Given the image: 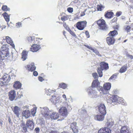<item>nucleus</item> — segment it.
<instances>
[{"label":"nucleus","mask_w":133,"mask_h":133,"mask_svg":"<svg viewBox=\"0 0 133 133\" xmlns=\"http://www.w3.org/2000/svg\"><path fill=\"white\" fill-rule=\"evenodd\" d=\"M99 83L97 80H95L93 81L92 83V87H90L88 89V95L91 97L94 98L97 96L96 94V92L95 89H92V87H96L99 85Z\"/></svg>","instance_id":"1"},{"label":"nucleus","mask_w":133,"mask_h":133,"mask_svg":"<svg viewBox=\"0 0 133 133\" xmlns=\"http://www.w3.org/2000/svg\"><path fill=\"white\" fill-rule=\"evenodd\" d=\"M109 68L108 64L103 62L100 63V66L97 69L99 77H101L103 76L102 70H107Z\"/></svg>","instance_id":"2"},{"label":"nucleus","mask_w":133,"mask_h":133,"mask_svg":"<svg viewBox=\"0 0 133 133\" xmlns=\"http://www.w3.org/2000/svg\"><path fill=\"white\" fill-rule=\"evenodd\" d=\"M8 49V46L6 45H3L2 46L1 51V57L2 59H4L9 55Z\"/></svg>","instance_id":"3"},{"label":"nucleus","mask_w":133,"mask_h":133,"mask_svg":"<svg viewBox=\"0 0 133 133\" xmlns=\"http://www.w3.org/2000/svg\"><path fill=\"white\" fill-rule=\"evenodd\" d=\"M10 76L7 74H5L2 78L0 79V84L1 85H6L10 80Z\"/></svg>","instance_id":"4"},{"label":"nucleus","mask_w":133,"mask_h":133,"mask_svg":"<svg viewBox=\"0 0 133 133\" xmlns=\"http://www.w3.org/2000/svg\"><path fill=\"white\" fill-rule=\"evenodd\" d=\"M121 99V98L119 97L117 95L112 96L109 99H107V102L110 104H112L113 105L116 104L117 103H119V102H120L119 100Z\"/></svg>","instance_id":"5"},{"label":"nucleus","mask_w":133,"mask_h":133,"mask_svg":"<svg viewBox=\"0 0 133 133\" xmlns=\"http://www.w3.org/2000/svg\"><path fill=\"white\" fill-rule=\"evenodd\" d=\"M40 108L41 114L46 119H48L50 112L49 109L46 107H40Z\"/></svg>","instance_id":"6"},{"label":"nucleus","mask_w":133,"mask_h":133,"mask_svg":"<svg viewBox=\"0 0 133 133\" xmlns=\"http://www.w3.org/2000/svg\"><path fill=\"white\" fill-rule=\"evenodd\" d=\"M97 24L100 29L102 30H106L107 28L106 26L105 21L103 19H100L97 21Z\"/></svg>","instance_id":"7"},{"label":"nucleus","mask_w":133,"mask_h":133,"mask_svg":"<svg viewBox=\"0 0 133 133\" xmlns=\"http://www.w3.org/2000/svg\"><path fill=\"white\" fill-rule=\"evenodd\" d=\"M87 24L86 21L79 22L77 23L76 27L78 30H83L86 26Z\"/></svg>","instance_id":"8"},{"label":"nucleus","mask_w":133,"mask_h":133,"mask_svg":"<svg viewBox=\"0 0 133 133\" xmlns=\"http://www.w3.org/2000/svg\"><path fill=\"white\" fill-rule=\"evenodd\" d=\"M99 111L100 114L105 115L106 114L105 107L103 104H101L98 107Z\"/></svg>","instance_id":"9"},{"label":"nucleus","mask_w":133,"mask_h":133,"mask_svg":"<svg viewBox=\"0 0 133 133\" xmlns=\"http://www.w3.org/2000/svg\"><path fill=\"white\" fill-rule=\"evenodd\" d=\"M59 113L61 114L62 116L64 117H66L68 114L66 108L64 107H62L59 110Z\"/></svg>","instance_id":"10"},{"label":"nucleus","mask_w":133,"mask_h":133,"mask_svg":"<svg viewBox=\"0 0 133 133\" xmlns=\"http://www.w3.org/2000/svg\"><path fill=\"white\" fill-rule=\"evenodd\" d=\"M12 55L11 57H10L9 56V55L8 56L5 57L6 59H8L10 60H12L13 59L14 60L17 58L18 56L17 53L16 51H12L11 52Z\"/></svg>","instance_id":"11"},{"label":"nucleus","mask_w":133,"mask_h":133,"mask_svg":"<svg viewBox=\"0 0 133 133\" xmlns=\"http://www.w3.org/2000/svg\"><path fill=\"white\" fill-rule=\"evenodd\" d=\"M104 115L100 114H99L95 115L94 116V119L96 120L102 121L104 120Z\"/></svg>","instance_id":"12"},{"label":"nucleus","mask_w":133,"mask_h":133,"mask_svg":"<svg viewBox=\"0 0 133 133\" xmlns=\"http://www.w3.org/2000/svg\"><path fill=\"white\" fill-rule=\"evenodd\" d=\"M40 48V45L37 44H34L31 47L30 50L33 52H35L38 50Z\"/></svg>","instance_id":"13"},{"label":"nucleus","mask_w":133,"mask_h":133,"mask_svg":"<svg viewBox=\"0 0 133 133\" xmlns=\"http://www.w3.org/2000/svg\"><path fill=\"white\" fill-rule=\"evenodd\" d=\"M26 68L27 70L31 71L35 70L36 68V67L34 63H33L27 65Z\"/></svg>","instance_id":"14"},{"label":"nucleus","mask_w":133,"mask_h":133,"mask_svg":"<svg viewBox=\"0 0 133 133\" xmlns=\"http://www.w3.org/2000/svg\"><path fill=\"white\" fill-rule=\"evenodd\" d=\"M114 121L112 119H108L106 123L107 128H108L109 129L112 128L114 125Z\"/></svg>","instance_id":"15"},{"label":"nucleus","mask_w":133,"mask_h":133,"mask_svg":"<svg viewBox=\"0 0 133 133\" xmlns=\"http://www.w3.org/2000/svg\"><path fill=\"white\" fill-rule=\"evenodd\" d=\"M111 130L107 127L101 128L98 130V133H111Z\"/></svg>","instance_id":"16"},{"label":"nucleus","mask_w":133,"mask_h":133,"mask_svg":"<svg viewBox=\"0 0 133 133\" xmlns=\"http://www.w3.org/2000/svg\"><path fill=\"white\" fill-rule=\"evenodd\" d=\"M16 96V92L14 90H11L9 92V96L10 100L13 101L15 99Z\"/></svg>","instance_id":"17"},{"label":"nucleus","mask_w":133,"mask_h":133,"mask_svg":"<svg viewBox=\"0 0 133 133\" xmlns=\"http://www.w3.org/2000/svg\"><path fill=\"white\" fill-rule=\"evenodd\" d=\"M107 42L108 44L110 45L114 44L115 42L114 38L113 37H109L107 38Z\"/></svg>","instance_id":"18"},{"label":"nucleus","mask_w":133,"mask_h":133,"mask_svg":"<svg viewBox=\"0 0 133 133\" xmlns=\"http://www.w3.org/2000/svg\"><path fill=\"white\" fill-rule=\"evenodd\" d=\"M26 125L28 127L32 129H33L34 127V123L33 122L30 120H28L26 122Z\"/></svg>","instance_id":"19"},{"label":"nucleus","mask_w":133,"mask_h":133,"mask_svg":"<svg viewBox=\"0 0 133 133\" xmlns=\"http://www.w3.org/2000/svg\"><path fill=\"white\" fill-rule=\"evenodd\" d=\"M59 116V114L55 112H52L50 115V117L52 119H57L58 118Z\"/></svg>","instance_id":"20"},{"label":"nucleus","mask_w":133,"mask_h":133,"mask_svg":"<svg viewBox=\"0 0 133 133\" xmlns=\"http://www.w3.org/2000/svg\"><path fill=\"white\" fill-rule=\"evenodd\" d=\"M22 114L23 116L26 118H28L30 115V112L28 110H25L23 111Z\"/></svg>","instance_id":"21"},{"label":"nucleus","mask_w":133,"mask_h":133,"mask_svg":"<svg viewBox=\"0 0 133 133\" xmlns=\"http://www.w3.org/2000/svg\"><path fill=\"white\" fill-rule=\"evenodd\" d=\"M14 109L13 112L14 114L16 115L17 117H18L20 114L19 112L20 108L17 106H15L14 107Z\"/></svg>","instance_id":"22"},{"label":"nucleus","mask_w":133,"mask_h":133,"mask_svg":"<svg viewBox=\"0 0 133 133\" xmlns=\"http://www.w3.org/2000/svg\"><path fill=\"white\" fill-rule=\"evenodd\" d=\"M59 99V98L58 97V96L54 95L52 96V97L50 99V100L53 103H56L57 101Z\"/></svg>","instance_id":"23"},{"label":"nucleus","mask_w":133,"mask_h":133,"mask_svg":"<svg viewBox=\"0 0 133 133\" xmlns=\"http://www.w3.org/2000/svg\"><path fill=\"white\" fill-rule=\"evenodd\" d=\"M121 133H129L127 126L122 127L120 130Z\"/></svg>","instance_id":"24"},{"label":"nucleus","mask_w":133,"mask_h":133,"mask_svg":"<svg viewBox=\"0 0 133 133\" xmlns=\"http://www.w3.org/2000/svg\"><path fill=\"white\" fill-rule=\"evenodd\" d=\"M21 86V84L18 81L16 82L13 85L14 88L16 89H20Z\"/></svg>","instance_id":"25"},{"label":"nucleus","mask_w":133,"mask_h":133,"mask_svg":"<svg viewBox=\"0 0 133 133\" xmlns=\"http://www.w3.org/2000/svg\"><path fill=\"white\" fill-rule=\"evenodd\" d=\"M6 39L7 42L10 44L13 48H14L15 45L13 43V42L12 39L8 36H6Z\"/></svg>","instance_id":"26"},{"label":"nucleus","mask_w":133,"mask_h":133,"mask_svg":"<svg viewBox=\"0 0 133 133\" xmlns=\"http://www.w3.org/2000/svg\"><path fill=\"white\" fill-rule=\"evenodd\" d=\"M28 53L25 51H23L22 53V59L23 61H24L27 58Z\"/></svg>","instance_id":"27"},{"label":"nucleus","mask_w":133,"mask_h":133,"mask_svg":"<svg viewBox=\"0 0 133 133\" xmlns=\"http://www.w3.org/2000/svg\"><path fill=\"white\" fill-rule=\"evenodd\" d=\"M111 87V84L109 83H105L103 86V88H104L108 90H109Z\"/></svg>","instance_id":"28"},{"label":"nucleus","mask_w":133,"mask_h":133,"mask_svg":"<svg viewBox=\"0 0 133 133\" xmlns=\"http://www.w3.org/2000/svg\"><path fill=\"white\" fill-rule=\"evenodd\" d=\"M3 15L6 21L7 22H9L10 19L9 16L8 14L6 12H5L3 14Z\"/></svg>","instance_id":"29"},{"label":"nucleus","mask_w":133,"mask_h":133,"mask_svg":"<svg viewBox=\"0 0 133 133\" xmlns=\"http://www.w3.org/2000/svg\"><path fill=\"white\" fill-rule=\"evenodd\" d=\"M100 91V93L101 95H102V94H107L109 93L108 90L103 87Z\"/></svg>","instance_id":"30"},{"label":"nucleus","mask_w":133,"mask_h":133,"mask_svg":"<svg viewBox=\"0 0 133 133\" xmlns=\"http://www.w3.org/2000/svg\"><path fill=\"white\" fill-rule=\"evenodd\" d=\"M113 13L112 12H107L105 15V16L106 18H111L112 16Z\"/></svg>","instance_id":"31"},{"label":"nucleus","mask_w":133,"mask_h":133,"mask_svg":"<svg viewBox=\"0 0 133 133\" xmlns=\"http://www.w3.org/2000/svg\"><path fill=\"white\" fill-rule=\"evenodd\" d=\"M55 91V90H51L49 89L45 91V93L47 95H51V94L53 93Z\"/></svg>","instance_id":"32"},{"label":"nucleus","mask_w":133,"mask_h":133,"mask_svg":"<svg viewBox=\"0 0 133 133\" xmlns=\"http://www.w3.org/2000/svg\"><path fill=\"white\" fill-rule=\"evenodd\" d=\"M117 31L114 30L112 31H111L109 34V35L110 37H113L115 35L117 34Z\"/></svg>","instance_id":"33"},{"label":"nucleus","mask_w":133,"mask_h":133,"mask_svg":"<svg viewBox=\"0 0 133 133\" xmlns=\"http://www.w3.org/2000/svg\"><path fill=\"white\" fill-rule=\"evenodd\" d=\"M127 65L123 66L120 69L119 72L121 73H123L125 72L127 70Z\"/></svg>","instance_id":"34"},{"label":"nucleus","mask_w":133,"mask_h":133,"mask_svg":"<svg viewBox=\"0 0 133 133\" xmlns=\"http://www.w3.org/2000/svg\"><path fill=\"white\" fill-rule=\"evenodd\" d=\"M59 86L60 88L65 89L67 87V85L66 84L64 83H63L59 84Z\"/></svg>","instance_id":"35"},{"label":"nucleus","mask_w":133,"mask_h":133,"mask_svg":"<svg viewBox=\"0 0 133 133\" xmlns=\"http://www.w3.org/2000/svg\"><path fill=\"white\" fill-rule=\"evenodd\" d=\"M37 107H34L33 109H32L31 113L32 115L34 116L36 112Z\"/></svg>","instance_id":"36"},{"label":"nucleus","mask_w":133,"mask_h":133,"mask_svg":"<svg viewBox=\"0 0 133 133\" xmlns=\"http://www.w3.org/2000/svg\"><path fill=\"white\" fill-rule=\"evenodd\" d=\"M2 10L4 11H9L10 10V8H8L6 5H3L2 8Z\"/></svg>","instance_id":"37"},{"label":"nucleus","mask_w":133,"mask_h":133,"mask_svg":"<svg viewBox=\"0 0 133 133\" xmlns=\"http://www.w3.org/2000/svg\"><path fill=\"white\" fill-rule=\"evenodd\" d=\"M39 120L40 124L42 125H44L45 121L43 118H42L41 119H40Z\"/></svg>","instance_id":"38"},{"label":"nucleus","mask_w":133,"mask_h":133,"mask_svg":"<svg viewBox=\"0 0 133 133\" xmlns=\"http://www.w3.org/2000/svg\"><path fill=\"white\" fill-rule=\"evenodd\" d=\"M76 125V122H73L71 123L70 125V127L71 129H72L73 128H75L77 126Z\"/></svg>","instance_id":"39"},{"label":"nucleus","mask_w":133,"mask_h":133,"mask_svg":"<svg viewBox=\"0 0 133 133\" xmlns=\"http://www.w3.org/2000/svg\"><path fill=\"white\" fill-rule=\"evenodd\" d=\"M130 27L129 26H126L124 27V29L127 32H129L130 30Z\"/></svg>","instance_id":"40"},{"label":"nucleus","mask_w":133,"mask_h":133,"mask_svg":"<svg viewBox=\"0 0 133 133\" xmlns=\"http://www.w3.org/2000/svg\"><path fill=\"white\" fill-rule=\"evenodd\" d=\"M22 24L21 22H17L15 26L16 28H18L22 26Z\"/></svg>","instance_id":"41"},{"label":"nucleus","mask_w":133,"mask_h":133,"mask_svg":"<svg viewBox=\"0 0 133 133\" xmlns=\"http://www.w3.org/2000/svg\"><path fill=\"white\" fill-rule=\"evenodd\" d=\"M69 18L68 16H63L61 17V19L63 21H64L68 19Z\"/></svg>","instance_id":"42"},{"label":"nucleus","mask_w":133,"mask_h":133,"mask_svg":"<svg viewBox=\"0 0 133 133\" xmlns=\"http://www.w3.org/2000/svg\"><path fill=\"white\" fill-rule=\"evenodd\" d=\"M117 74H115L113 75L109 78L110 79H113L114 80L115 79L117 76Z\"/></svg>","instance_id":"43"},{"label":"nucleus","mask_w":133,"mask_h":133,"mask_svg":"<svg viewBox=\"0 0 133 133\" xmlns=\"http://www.w3.org/2000/svg\"><path fill=\"white\" fill-rule=\"evenodd\" d=\"M73 132L74 133H78V131L77 127L72 129Z\"/></svg>","instance_id":"44"},{"label":"nucleus","mask_w":133,"mask_h":133,"mask_svg":"<svg viewBox=\"0 0 133 133\" xmlns=\"http://www.w3.org/2000/svg\"><path fill=\"white\" fill-rule=\"evenodd\" d=\"M93 52L95 53L97 55L99 56H101V55L98 52L96 49L93 50Z\"/></svg>","instance_id":"45"},{"label":"nucleus","mask_w":133,"mask_h":133,"mask_svg":"<svg viewBox=\"0 0 133 133\" xmlns=\"http://www.w3.org/2000/svg\"><path fill=\"white\" fill-rule=\"evenodd\" d=\"M102 8L103 6L102 5H98L97 6V10L99 11H101L102 10Z\"/></svg>","instance_id":"46"},{"label":"nucleus","mask_w":133,"mask_h":133,"mask_svg":"<svg viewBox=\"0 0 133 133\" xmlns=\"http://www.w3.org/2000/svg\"><path fill=\"white\" fill-rule=\"evenodd\" d=\"M22 131L24 133H26L27 131V128L26 126L22 128Z\"/></svg>","instance_id":"47"},{"label":"nucleus","mask_w":133,"mask_h":133,"mask_svg":"<svg viewBox=\"0 0 133 133\" xmlns=\"http://www.w3.org/2000/svg\"><path fill=\"white\" fill-rule=\"evenodd\" d=\"M63 26L68 31L70 29L65 23H63Z\"/></svg>","instance_id":"48"},{"label":"nucleus","mask_w":133,"mask_h":133,"mask_svg":"<svg viewBox=\"0 0 133 133\" xmlns=\"http://www.w3.org/2000/svg\"><path fill=\"white\" fill-rule=\"evenodd\" d=\"M21 124L20 126L22 128L26 126L25 123L23 120L21 121Z\"/></svg>","instance_id":"49"},{"label":"nucleus","mask_w":133,"mask_h":133,"mask_svg":"<svg viewBox=\"0 0 133 133\" xmlns=\"http://www.w3.org/2000/svg\"><path fill=\"white\" fill-rule=\"evenodd\" d=\"M27 39L30 42H32L33 40L32 37L31 36L28 37H27Z\"/></svg>","instance_id":"50"},{"label":"nucleus","mask_w":133,"mask_h":133,"mask_svg":"<svg viewBox=\"0 0 133 133\" xmlns=\"http://www.w3.org/2000/svg\"><path fill=\"white\" fill-rule=\"evenodd\" d=\"M73 36H75L76 35L74 32L72 31L70 29L68 31Z\"/></svg>","instance_id":"51"},{"label":"nucleus","mask_w":133,"mask_h":133,"mask_svg":"<svg viewBox=\"0 0 133 133\" xmlns=\"http://www.w3.org/2000/svg\"><path fill=\"white\" fill-rule=\"evenodd\" d=\"M40 131V129L38 127L36 128L34 130L35 133H38Z\"/></svg>","instance_id":"52"},{"label":"nucleus","mask_w":133,"mask_h":133,"mask_svg":"<svg viewBox=\"0 0 133 133\" xmlns=\"http://www.w3.org/2000/svg\"><path fill=\"white\" fill-rule=\"evenodd\" d=\"M92 75L93 77H94V78L95 79L96 78H97L98 77L97 74V73H93L92 74Z\"/></svg>","instance_id":"53"},{"label":"nucleus","mask_w":133,"mask_h":133,"mask_svg":"<svg viewBox=\"0 0 133 133\" xmlns=\"http://www.w3.org/2000/svg\"><path fill=\"white\" fill-rule=\"evenodd\" d=\"M84 46H86V47H87L88 49H90L91 50H92V51H93V50L94 49H93L92 48V47L91 46H89V45H85Z\"/></svg>","instance_id":"54"},{"label":"nucleus","mask_w":133,"mask_h":133,"mask_svg":"<svg viewBox=\"0 0 133 133\" xmlns=\"http://www.w3.org/2000/svg\"><path fill=\"white\" fill-rule=\"evenodd\" d=\"M68 11L69 12H72L73 11V9L72 8H69L67 9Z\"/></svg>","instance_id":"55"},{"label":"nucleus","mask_w":133,"mask_h":133,"mask_svg":"<svg viewBox=\"0 0 133 133\" xmlns=\"http://www.w3.org/2000/svg\"><path fill=\"white\" fill-rule=\"evenodd\" d=\"M97 88V89L100 92L101 91L100 90H101V89H102L103 87H102L101 86L99 85L97 87H96Z\"/></svg>","instance_id":"56"},{"label":"nucleus","mask_w":133,"mask_h":133,"mask_svg":"<svg viewBox=\"0 0 133 133\" xmlns=\"http://www.w3.org/2000/svg\"><path fill=\"white\" fill-rule=\"evenodd\" d=\"M38 79L39 81L41 82H42L44 80V79L43 78L40 76H39L38 77Z\"/></svg>","instance_id":"57"},{"label":"nucleus","mask_w":133,"mask_h":133,"mask_svg":"<svg viewBox=\"0 0 133 133\" xmlns=\"http://www.w3.org/2000/svg\"><path fill=\"white\" fill-rule=\"evenodd\" d=\"M121 12L120 11L117 12L116 13V16L118 17L120 16L121 14Z\"/></svg>","instance_id":"58"},{"label":"nucleus","mask_w":133,"mask_h":133,"mask_svg":"<svg viewBox=\"0 0 133 133\" xmlns=\"http://www.w3.org/2000/svg\"><path fill=\"white\" fill-rule=\"evenodd\" d=\"M33 75L35 76H37L38 75V73L37 71H35L33 72Z\"/></svg>","instance_id":"59"},{"label":"nucleus","mask_w":133,"mask_h":133,"mask_svg":"<svg viewBox=\"0 0 133 133\" xmlns=\"http://www.w3.org/2000/svg\"><path fill=\"white\" fill-rule=\"evenodd\" d=\"M85 34L86 36L88 38L89 37V35L88 32V31H86L85 32Z\"/></svg>","instance_id":"60"},{"label":"nucleus","mask_w":133,"mask_h":133,"mask_svg":"<svg viewBox=\"0 0 133 133\" xmlns=\"http://www.w3.org/2000/svg\"><path fill=\"white\" fill-rule=\"evenodd\" d=\"M62 97H63V98H64V99H65V101H66L67 100V98H66V95H64V94L63 95H62Z\"/></svg>","instance_id":"61"},{"label":"nucleus","mask_w":133,"mask_h":133,"mask_svg":"<svg viewBox=\"0 0 133 133\" xmlns=\"http://www.w3.org/2000/svg\"><path fill=\"white\" fill-rule=\"evenodd\" d=\"M67 108L70 110L71 109V106L69 105H68V104H67Z\"/></svg>","instance_id":"62"},{"label":"nucleus","mask_w":133,"mask_h":133,"mask_svg":"<svg viewBox=\"0 0 133 133\" xmlns=\"http://www.w3.org/2000/svg\"><path fill=\"white\" fill-rule=\"evenodd\" d=\"M131 55L128 53L126 54V56L127 57L130 58V57L131 56Z\"/></svg>","instance_id":"63"},{"label":"nucleus","mask_w":133,"mask_h":133,"mask_svg":"<svg viewBox=\"0 0 133 133\" xmlns=\"http://www.w3.org/2000/svg\"><path fill=\"white\" fill-rule=\"evenodd\" d=\"M85 15V14L84 12H82L81 14V16H84Z\"/></svg>","instance_id":"64"}]
</instances>
